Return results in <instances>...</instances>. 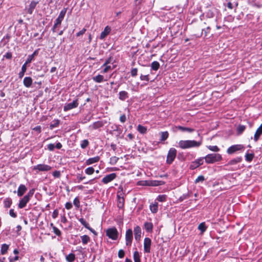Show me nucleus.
<instances>
[{"label": "nucleus", "instance_id": "1", "mask_svg": "<svg viewBox=\"0 0 262 262\" xmlns=\"http://www.w3.org/2000/svg\"><path fill=\"white\" fill-rule=\"evenodd\" d=\"M201 144V141L197 142L194 140H181L179 142V147L182 149L199 147Z\"/></svg>", "mask_w": 262, "mask_h": 262}, {"label": "nucleus", "instance_id": "2", "mask_svg": "<svg viewBox=\"0 0 262 262\" xmlns=\"http://www.w3.org/2000/svg\"><path fill=\"white\" fill-rule=\"evenodd\" d=\"M207 163H213L222 160V156L219 154H211L207 155L205 158Z\"/></svg>", "mask_w": 262, "mask_h": 262}, {"label": "nucleus", "instance_id": "3", "mask_svg": "<svg viewBox=\"0 0 262 262\" xmlns=\"http://www.w3.org/2000/svg\"><path fill=\"white\" fill-rule=\"evenodd\" d=\"M177 150L174 148H170L168 152L166 163L171 164L176 158Z\"/></svg>", "mask_w": 262, "mask_h": 262}, {"label": "nucleus", "instance_id": "4", "mask_svg": "<svg viewBox=\"0 0 262 262\" xmlns=\"http://www.w3.org/2000/svg\"><path fill=\"white\" fill-rule=\"evenodd\" d=\"M123 187L120 186L119 188V190L117 192V198H118V202L117 206L119 208H122L124 206V199L123 196Z\"/></svg>", "mask_w": 262, "mask_h": 262}, {"label": "nucleus", "instance_id": "5", "mask_svg": "<svg viewBox=\"0 0 262 262\" xmlns=\"http://www.w3.org/2000/svg\"><path fill=\"white\" fill-rule=\"evenodd\" d=\"M106 234L110 238L113 240H116L118 236V232L115 227L108 229L106 231Z\"/></svg>", "mask_w": 262, "mask_h": 262}, {"label": "nucleus", "instance_id": "6", "mask_svg": "<svg viewBox=\"0 0 262 262\" xmlns=\"http://www.w3.org/2000/svg\"><path fill=\"white\" fill-rule=\"evenodd\" d=\"M244 149V146L242 144L233 145L231 146L227 149V152L229 155H231L237 151L241 150Z\"/></svg>", "mask_w": 262, "mask_h": 262}, {"label": "nucleus", "instance_id": "7", "mask_svg": "<svg viewBox=\"0 0 262 262\" xmlns=\"http://www.w3.org/2000/svg\"><path fill=\"white\" fill-rule=\"evenodd\" d=\"M133 238V231L131 229L127 230L125 233L126 245L130 247L132 245Z\"/></svg>", "mask_w": 262, "mask_h": 262}, {"label": "nucleus", "instance_id": "8", "mask_svg": "<svg viewBox=\"0 0 262 262\" xmlns=\"http://www.w3.org/2000/svg\"><path fill=\"white\" fill-rule=\"evenodd\" d=\"M79 105L78 99L73 100L72 102L65 104L63 107V111L67 112L73 108H76Z\"/></svg>", "mask_w": 262, "mask_h": 262}, {"label": "nucleus", "instance_id": "9", "mask_svg": "<svg viewBox=\"0 0 262 262\" xmlns=\"http://www.w3.org/2000/svg\"><path fill=\"white\" fill-rule=\"evenodd\" d=\"M33 169L40 171H47L51 169V167L46 164H38L34 166Z\"/></svg>", "mask_w": 262, "mask_h": 262}, {"label": "nucleus", "instance_id": "10", "mask_svg": "<svg viewBox=\"0 0 262 262\" xmlns=\"http://www.w3.org/2000/svg\"><path fill=\"white\" fill-rule=\"evenodd\" d=\"M151 241L148 237H145L144 239V252L145 253L150 252Z\"/></svg>", "mask_w": 262, "mask_h": 262}, {"label": "nucleus", "instance_id": "11", "mask_svg": "<svg viewBox=\"0 0 262 262\" xmlns=\"http://www.w3.org/2000/svg\"><path fill=\"white\" fill-rule=\"evenodd\" d=\"M116 178V174L115 173H112L105 176L102 180V182L104 184H107L111 182Z\"/></svg>", "mask_w": 262, "mask_h": 262}, {"label": "nucleus", "instance_id": "12", "mask_svg": "<svg viewBox=\"0 0 262 262\" xmlns=\"http://www.w3.org/2000/svg\"><path fill=\"white\" fill-rule=\"evenodd\" d=\"M135 238L137 241H139L141 236V229L139 226H136L134 229Z\"/></svg>", "mask_w": 262, "mask_h": 262}, {"label": "nucleus", "instance_id": "13", "mask_svg": "<svg viewBox=\"0 0 262 262\" xmlns=\"http://www.w3.org/2000/svg\"><path fill=\"white\" fill-rule=\"evenodd\" d=\"M30 199H29L27 196L25 195L23 198L20 200L18 204V208L20 209L24 208L29 201Z\"/></svg>", "mask_w": 262, "mask_h": 262}, {"label": "nucleus", "instance_id": "14", "mask_svg": "<svg viewBox=\"0 0 262 262\" xmlns=\"http://www.w3.org/2000/svg\"><path fill=\"white\" fill-rule=\"evenodd\" d=\"M262 135V123L259 126V127L257 129L256 132L255 133L254 136V140L255 142H257L259 139L260 136Z\"/></svg>", "mask_w": 262, "mask_h": 262}, {"label": "nucleus", "instance_id": "15", "mask_svg": "<svg viewBox=\"0 0 262 262\" xmlns=\"http://www.w3.org/2000/svg\"><path fill=\"white\" fill-rule=\"evenodd\" d=\"M37 4V2L32 1L27 9V13L29 14H32Z\"/></svg>", "mask_w": 262, "mask_h": 262}, {"label": "nucleus", "instance_id": "16", "mask_svg": "<svg viewBox=\"0 0 262 262\" xmlns=\"http://www.w3.org/2000/svg\"><path fill=\"white\" fill-rule=\"evenodd\" d=\"M111 30L110 27H105L104 30L100 34V39H103L110 33Z\"/></svg>", "mask_w": 262, "mask_h": 262}, {"label": "nucleus", "instance_id": "17", "mask_svg": "<svg viewBox=\"0 0 262 262\" xmlns=\"http://www.w3.org/2000/svg\"><path fill=\"white\" fill-rule=\"evenodd\" d=\"M104 124V123L102 121H98L93 123L90 127L94 129H96L102 127Z\"/></svg>", "mask_w": 262, "mask_h": 262}, {"label": "nucleus", "instance_id": "18", "mask_svg": "<svg viewBox=\"0 0 262 262\" xmlns=\"http://www.w3.org/2000/svg\"><path fill=\"white\" fill-rule=\"evenodd\" d=\"M100 160V157L99 156H96L95 157L91 158L86 160L85 161V164L87 165H91L93 163L98 162Z\"/></svg>", "mask_w": 262, "mask_h": 262}, {"label": "nucleus", "instance_id": "19", "mask_svg": "<svg viewBox=\"0 0 262 262\" xmlns=\"http://www.w3.org/2000/svg\"><path fill=\"white\" fill-rule=\"evenodd\" d=\"M27 187L25 185L21 184L18 187V188L17 189V195L19 196H22L25 192L27 191Z\"/></svg>", "mask_w": 262, "mask_h": 262}, {"label": "nucleus", "instance_id": "20", "mask_svg": "<svg viewBox=\"0 0 262 262\" xmlns=\"http://www.w3.org/2000/svg\"><path fill=\"white\" fill-rule=\"evenodd\" d=\"M23 83L26 87L29 88L32 83V79L30 77H26L24 79Z\"/></svg>", "mask_w": 262, "mask_h": 262}, {"label": "nucleus", "instance_id": "21", "mask_svg": "<svg viewBox=\"0 0 262 262\" xmlns=\"http://www.w3.org/2000/svg\"><path fill=\"white\" fill-rule=\"evenodd\" d=\"M242 158L241 157H236L228 162L227 165H235L242 161Z\"/></svg>", "mask_w": 262, "mask_h": 262}, {"label": "nucleus", "instance_id": "22", "mask_svg": "<svg viewBox=\"0 0 262 262\" xmlns=\"http://www.w3.org/2000/svg\"><path fill=\"white\" fill-rule=\"evenodd\" d=\"M119 95V98L122 101H124L128 97L127 92L124 91L120 92Z\"/></svg>", "mask_w": 262, "mask_h": 262}, {"label": "nucleus", "instance_id": "23", "mask_svg": "<svg viewBox=\"0 0 262 262\" xmlns=\"http://www.w3.org/2000/svg\"><path fill=\"white\" fill-rule=\"evenodd\" d=\"M93 80L96 82L98 83H100L103 81H105L103 76L101 75H98L96 76L93 77Z\"/></svg>", "mask_w": 262, "mask_h": 262}, {"label": "nucleus", "instance_id": "24", "mask_svg": "<svg viewBox=\"0 0 262 262\" xmlns=\"http://www.w3.org/2000/svg\"><path fill=\"white\" fill-rule=\"evenodd\" d=\"M27 63H25L22 66L21 71L18 73L19 78H21L24 76L27 70Z\"/></svg>", "mask_w": 262, "mask_h": 262}, {"label": "nucleus", "instance_id": "25", "mask_svg": "<svg viewBox=\"0 0 262 262\" xmlns=\"http://www.w3.org/2000/svg\"><path fill=\"white\" fill-rule=\"evenodd\" d=\"M60 123V120L58 119H54L50 124V128L53 129L55 127H57Z\"/></svg>", "mask_w": 262, "mask_h": 262}, {"label": "nucleus", "instance_id": "26", "mask_svg": "<svg viewBox=\"0 0 262 262\" xmlns=\"http://www.w3.org/2000/svg\"><path fill=\"white\" fill-rule=\"evenodd\" d=\"M176 127L182 132H188L189 133H191L194 131V129L189 127H186L182 126H178Z\"/></svg>", "mask_w": 262, "mask_h": 262}, {"label": "nucleus", "instance_id": "27", "mask_svg": "<svg viewBox=\"0 0 262 262\" xmlns=\"http://www.w3.org/2000/svg\"><path fill=\"white\" fill-rule=\"evenodd\" d=\"M62 22V20L58 19L56 18V19L55 21V23L54 24V26L52 29V30L53 32H55L56 31V28L61 25V23Z\"/></svg>", "mask_w": 262, "mask_h": 262}, {"label": "nucleus", "instance_id": "28", "mask_svg": "<svg viewBox=\"0 0 262 262\" xmlns=\"http://www.w3.org/2000/svg\"><path fill=\"white\" fill-rule=\"evenodd\" d=\"M9 249V245L4 244L1 246V254L4 255L7 253V251Z\"/></svg>", "mask_w": 262, "mask_h": 262}, {"label": "nucleus", "instance_id": "29", "mask_svg": "<svg viewBox=\"0 0 262 262\" xmlns=\"http://www.w3.org/2000/svg\"><path fill=\"white\" fill-rule=\"evenodd\" d=\"M137 130L141 134H144L147 132V128L144 126L139 124L137 126Z\"/></svg>", "mask_w": 262, "mask_h": 262}, {"label": "nucleus", "instance_id": "30", "mask_svg": "<svg viewBox=\"0 0 262 262\" xmlns=\"http://www.w3.org/2000/svg\"><path fill=\"white\" fill-rule=\"evenodd\" d=\"M133 258L135 262H141L140 255L138 251H136L134 252Z\"/></svg>", "mask_w": 262, "mask_h": 262}, {"label": "nucleus", "instance_id": "31", "mask_svg": "<svg viewBox=\"0 0 262 262\" xmlns=\"http://www.w3.org/2000/svg\"><path fill=\"white\" fill-rule=\"evenodd\" d=\"M82 243L83 245L87 244L90 241V237L87 235H84L81 236Z\"/></svg>", "mask_w": 262, "mask_h": 262}, {"label": "nucleus", "instance_id": "32", "mask_svg": "<svg viewBox=\"0 0 262 262\" xmlns=\"http://www.w3.org/2000/svg\"><path fill=\"white\" fill-rule=\"evenodd\" d=\"M66 258L68 262H73L75 259V255L74 253H70L66 256Z\"/></svg>", "mask_w": 262, "mask_h": 262}, {"label": "nucleus", "instance_id": "33", "mask_svg": "<svg viewBox=\"0 0 262 262\" xmlns=\"http://www.w3.org/2000/svg\"><path fill=\"white\" fill-rule=\"evenodd\" d=\"M158 204L157 203L151 204L150 205V209L152 213H156L158 211Z\"/></svg>", "mask_w": 262, "mask_h": 262}, {"label": "nucleus", "instance_id": "34", "mask_svg": "<svg viewBox=\"0 0 262 262\" xmlns=\"http://www.w3.org/2000/svg\"><path fill=\"white\" fill-rule=\"evenodd\" d=\"M159 67H160V64L157 61H153L151 63V69L154 71H157L159 69Z\"/></svg>", "mask_w": 262, "mask_h": 262}, {"label": "nucleus", "instance_id": "35", "mask_svg": "<svg viewBox=\"0 0 262 262\" xmlns=\"http://www.w3.org/2000/svg\"><path fill=\"white\" fill-rule=\"evenodd\" d=\"M37 51L36 50L34 52V53L32 55H29L28 56V57L27 58L25 63L27 64L30 63L32 61V60H33L34 57L37 54Z\"/></svg>", "mask_w": 262, "mask_h": 262}, {"label": "nucleus", "instance_id": "36", "mask_svg": "<svg viewBox=\"0 0 262 262\" xmlns=\"http://www.w3.org/2000/svg\"><path fill=\"white\" fill-rule=\"evenodd\" d=\"M207 229V227L205 225L204 222L201 223L198 226V229L200 230L202 233H204Z\"/></svg>", "mask_w": 262, "mask_h": 262}, {"label": "nucleus", "instance_id": "37", "mask_svg": "<svg viewBox=\"0 0 262 262\" xmlns=\"http://www.w3.org/2000/svg\"><path fill=\"white\" fill-rule=\"evenodd\" d=\"M4 206L6 208H9L10 207L11 204H12V200L11 199L7 198L4 201Z\"/></svg>", "mask_w": 262, "mask_h": 262}, {"label": "nucleus", "instance_id": "38", "mask_svg": "<svg viewBox=\"0 0 262 262\" xmlns=\"http://www.w3.org/2000/svg\"><path fill=\"white\" fill-rule=\"evenodd\" d=\"M144 227H145V229L147 231H150L152 230L153 226H152V224L151 223L145 222L144 223Z\"/></svg>", "mask_w": 262, "mask_h": 262}, {"label": "nucleus", "instance_id": "39", "mask_svg": "<svg viewBox=\"0 0 262 262\" xmlns=\"http://www.w3.org/2000/svg\"><path fill=\"white\" fill-rule=\"evenodd\" d=\"M169 134L167 132H163L161 133V141H165L168 137Z\"/></svg>", "mask_w": 262, "mask_h": 262}, {"label": "nucleus", "instance_id": "40", "mask_svg": "<svg viewBox=\"0 0 262 262\" xmlns=\"http://www.w3.org/2000/svg\"><path fill=\"white\" fill-rule=\"evenodd\" d=\"M149 74H147L145 75L141 74L140 75V79L142 81L145 80L146 81H149Z\"/></svg>", "mask_w": 262, "mask_h": 262}, {"label": "nucleus", "instance_id": "41", "mask_svg": "<svg viewBox=\"0 0 262 262\" xmlns=\"http://www.w3.org/2000/svg\"><path fill=\"white\" fill-rule=\"evenodd\" d=\"M254 158V154H247L245 155V159L247 161L250 162L252 161Z\"/></svg>", "mask_w": 262, "mask_h": 262}, {"label": "nucleus", "instance_id": "42", "mask_svg": "<svg viewBox=\"0 0 262 262\" xmlns=\"http://www.w3.org/2000/svg\"><path fill=\"white\" fill-rule=\"evenodd\" d=\"M66 13V9L62 10V11H60V12L57 18L62 21L64 18V17L65 16Z\"/></svg>", "mask_w": 262, "mask_h": 262}, {"label": "nucleus", "instance_id": "43", "mask_svg": "<svg viewBox=\"0 0 262 262\" xmlns=\"http://www.w3.org/2000/svg\"><path fill=\"white\" fill-rule=\"evenodd\" d=\"M95 171V170L93 167H89L85 169V172L86 174L88 175L92 174Z\"/></svg>", "mask_w": 262, "mask_h": 262}, {"label": "nucleus", "instance_id": "44", "mask_svg": "<svg viewBox=\"0 0 262 262\" xmlns=\"http://www.w3.org/2000/svg\"><path fill=\"white\" fill-rule=\"evenodd\" d=\"M51 226L53 227V230L54 233L57 236H60L61 235V231L56 227L53 226L52 223L51 224Z\"/></svg>", "mask_w": 262, "mask_h": 262}, {"label": "nucleus", "instance_id": "45", "mask_svg": "<svg viewBox=\"0 0 262 262\" xmlns=\"http://www.w3.org/2000/svg\"><path fill=\"white\" fill-rule=\"evenodd\" d=\"M119 158L116 156L112 157L110 158V163L111 165H115L117 162Z\"/></svg>", "mask_w": 262, "mask_h": 262}, {"label": "nucleus", "instance_id": "46", "mask_svg": "<svg viewBox=\"0 0 262 262\" xmlns=\"http://www.w3.org/2000/svg\"><path fill=\"white\" fill-rule=\"evenodd\" d=\"M103 67L104 68L103 69V70L102 71V73H106L107 72H108L110 70H113L114 68V67H112L110 65L104 66V67Z\"/></svg>", "mask_w": 262, "mask_h": 262}, {"label": "nucleus", "instance_id": "47", "mask_svg": "<svg viewBox=\"0 0 262 262\" xmlns=\"http://www.w3.org/2000/svg\"><path fill=\"white\" fill-rule=\"evenodd\" d=\"M245 125H239L237 128V131L238 134H241L245 129Z\"/></svg>", "mask_w": 262, "mask_h": 262}, {"label": "nucleus", "instance_id": "48", "mask_svg": "<svg viewBox=\"0 0 262 262\" xmlns=\"http://www.w3.org/2000/svg\"><path fill=\"white\" fill-rule=\"evenodd\" d=\"M207 148L209 150L217 152L220 150V148L216 145H214V146L209 145V146H207Z\"/></svg>", "mask_w": 262, "mask_h": 262}, {"label": "nucleus", "instance_id": "49", "mask_svg": "<svg viewBox=\"0 0 262 262\" xmlns=\"http://www.w3.org/2000/svg\"><path fill=\"white\" fill-rule=\"evenodd\" d=\"M89 144V142L88 140H84L82 141L80 146L82 148L84 149L86 148Z\"/></svg>", "mask_w": 262, "mask_h": 262}, {"label": "nucleus", "instance_id": "50", "mask_svg": "<svg viewBox=\"0 0 262 262\" xmlns=\"http://www.w3.org/2000/svg\"><path fill=\"white\" fill-rule=\"evenodd\" d=\"M166 195L165 194L159 195L157 200L159 202H163L166 201Z\"/></svg>", "mask_w": 262, "mask_h": 262}, {"label": "nucleus", "instance_id": "51", "mask_svg": "<svg viewBox=\"0 0 262 262\" xmlns=\"http://www.w3.org/2000/svg\"><path fill=\"white\" fill-rule=\"evenodd\" d=\"M80 223L83 225L86 228H88L89 224L85 221L83 218H80L79 219Z\"/></svg>", "mask_w": 262, "mask_h": 262}, {"label": "nucleus", "instance_id": "52", "mask_svg": "<svg viewBox=\"0 0 262 262\" xmlns=\"http://www.w3.org/2000/svg\"><path fill=\"white\" fill-rule=\"evenodd\" d=\"M73 204L77 208H79L80 201H79V199L77 197H76L74 199V200L73 201Z\"/></svg>", "mask_w": 262, "mask_h": 262}, {"label": "nucleus", "instance_id": "53", "mask_svg": "<svg viewBox=\"0 0 262 262\" xmlns=\"http://www.w3.org/2000/svg\"><path fill=\"white\" fill-rule=\"evenodd\" d=\"M112 60L113 58L112 57H110L105 60V62L103 63L101 67L102 68L103 67H104V66H107L110 63H111L112 62Z\"/></svg>", "mask_w": 262, "mask_h": 262}, {"label": "nucleus", "instance_id": "54", "mask_svg": "<svg viewBox=\"0 0 262 262\" xmlns=\"http://www.w3.org/2000/svg\"><path fill=\"white\" fill-rule=\"evenodd\" d=\"M125 255V252L123 250L120 249L119 250L118 253V257L120 258H122L124 257Z\"/></svg>", "mask_w": 262, "mask_h": 262}, {"label": "nucleus", "instance_id": "55", "mask_svg": "<svg viewBox=\"0 0 262 262\" xmlns=\"http://www.w3.org/2000/svg\"><path fill=\"white\" fill-rule=\"evenodd\" d=\"M205 180V178L203 176H199L195 180V183H197L200 182H203Z\"/></svg>", "mask_w": 262, "mask_h": 262}, {"label": "nucleus", "instance_id": "56", "mask_svg": "<svg viewBox=\"0 0 262 262\" xmlns=\"http://www.w3.org/2000/svg\"><path fill=\"white\" fill-rule=\"evenodd\" d=\"M137 72H138V70L137 68H134L132 70H131V72H130V73H131V75L133 76V77H135L136 76H137Z\"/></svg>", "mask_w": 262, "mask_h": 262}, {"label": "nucleus", "instance_id": "57", "mask_svg": "<svg viewBox=\"0 0 262 262\" xmlns=\"http://www.w3.org/2000/svg\"><path fill=\"white\" fill-rule=\"evenodd\" d=\"M9 214L12 217H16L17 215L16 213L14 212V210L13 209H11L9 211Z\"/></svg>", "mask_w": 262, "mask_h": 262}, {"label": "nucleus", "instance_id": "58", "mask_svg": "<svg viewBox=\"0 0 262 262\" xmlns=\"http://www.w3.org/2000/svg\"><path fill=\"white\" fill-rule=\"evenodd\" d=\"M195 161L197 163V165L199 166L203 164L204 158H200L195 160Z\"/></svg>", "mask_w": 262, "mask_h": 262}, {"label": "nucleus", "instance_id": "59", "mask_svg": "<svg viewBox=\"0 0 262 262\" xmlns=\"http://www.w3.org/2000/svg\"><path fill=\"white\" fill-rule=\"evenodd\" d=\"M53 176L55 178H59L60 177V172L59 171L56 170L53 172Z\"/></svg>", "mask_w": 262, "mask_h": 262}, {"label": "nucleus", "instance_id": "60", "mask_svg": "<svg viewBox=\"0 0 262 262\" xmlns=\"http://www.w3.org/2000/svg\"><path fill=\"white\" fill-rule=\"evenodd\" d=\"M34 192V189L30 190L28 193L26 195V196H27L29 199H30L33 195Z\"/></svg>", "mask_w": 262, "mask_h": 262}, {"label": "nucleus", "instance_id": "61", "mask_svg": "<svg viewBox=\"0 0 262 262\" xmlns=\"http://www.w3.org/2000/svg\"><path fill=\"white\" fill-rule=\"evenodd\" d=\"M198 167L199 166L197 165V163L195 161L190 165V168L191 169H194Z\"/></svg>", "mask_w": 262, "mask_h": 262}, {"label": "nucleus", "instance_id": "62", "mask_svg": "<svg viewBox=\"0 0 262 262\" xmlns=\"http://www.w3.org/2000/svg\"><path fill=\"white\" fill-rule=\"evenodd\" d=\"M54 148H55V145L54 144L50 143L48 145V149L50 151H53L54 150Z\"/></svg>", "mask_w": 262, "mask_h": 262}, {"label": "nucleus", "instance_id": "63", "mask_svg": "<svg viewBox=\"0 0 262 262\" xmlns=\"http://www.w3.org/2000/svg\"><path fill=\"white\" fill-rule=\"evenodd\" d=\"M126 116L124 114L122 115L120 117V122H121L122 123H124L126 121Z\"/></svg>", "mask_w": 262, "mask_h": 262}, {"label": "nucleus", "instance_id": "64", "mask_svg": "<svg viewBox=\"0 0 262 262\" xmlns=\"http://www.w3.org/2000/svg\"><path fill=\"white\" fill-rule=\"evenodd\" d=\"M73 206L71 202H67L65 205V207L66 209L69 210L72 208Z\"/></svg>", "mask_w": 262, "mask_h": 262}]
</instances>
